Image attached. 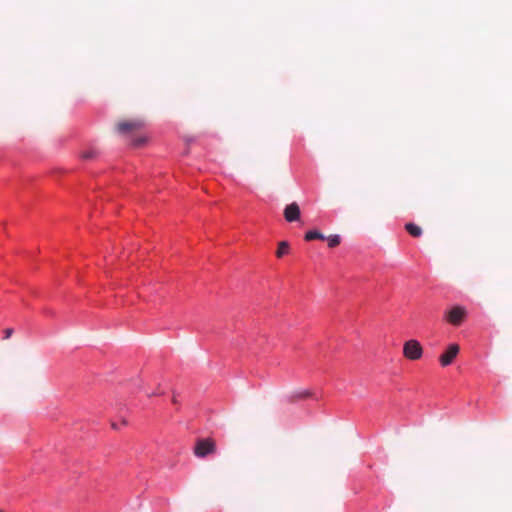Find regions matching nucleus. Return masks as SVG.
I'll list each match as a JSON object with an SVG mask.
<instances>
[{
  "label": "nucleus",
  "instance_id": "1",
  "mask_svg": "<svg viewBox=\"0 0 512 512\" xmlns=\"http://www.w3.org/2000/svg\"><path fill=\"white\" fill-rule=\"evenodd\" d=\"M216 443L212 438H201L196 441L194 446V455L198 458H204L216 453Z\"/></svg>",
  "mask_w": 512,
  "mask_h": 512
},
{
  "label": "nucleus",
  "instance_id": "2",
  "mask_svg": "<svg viewBox=\"0 0 512 512\" xmlns=\"http://www.w3.org/2000/svg\"><path fill=\"white\" fill-rule=\"evenodd\" d=\"M423 348L419 341L408 340L403 345V355L409 360H418L422 357Z\"/></svg>",
  "mask_w": 512,
  "mask_h": 512
},
{
  "label": "nucleus",
  "instance_id": "3",
  "mask_svg": "<svg viewBox=\"0 0 512 512\" xmlns=\"http://www.w3.org/2000/svg\"><path fill=\"white\" fill-rule=\"evenodd\" d=\"M467 311L462 306H454L445 313V319L454 326H459L464 321Z\"/></svg>",
  "mask_w": 512,
  "mask_h": 512
},
{
  "label": "nucleus",
  "instance_id": "4",
  "mask_svg": "<svg viewBox=\"0 0 512 512\" xmlns=\"http://www.w3.org/2000/svg\"><path fill=\"white\" fill-rule=\"evenodd\" d=\"M144 127V122L140 119H133L119 122L116 125L117 132L120 134H128L133 131L141 130Z\"/></svg>",
  "mask_w": 512,
  "mask_h": 512
},
{
  "label": "nucleus",
  "instance_id": "5",
  "mask_svg": "<svg viewBox=\"0 0 512 512\" xmlns=\"http://www.w3.org/2000/svg\"><path fill=\"white\" fill-rule=\"evenodd\" d=\"M459 345L450 344L447 350L440 356L439 361L442 366L450 365L459 353Z\"/></svg>",
  "mask_w": 512,
  "mask_h": 512
},
{
  "label": "nucleus",
  "instance_id": "6",
  "mask_svg": "<svg viewBox=\"0 0 512 512\" xmlns=\"http://www.w3.org/2000/svg\"><path fill=\"white\" fill-rule=\"evenodd\" d=\"M284 218L287 222H294L300 219V207L296 202L287 205L284 208Z\"/></svg>",
  "mask_w": 512,
  "mask_h": 512
},
{
  "label": "nucleus",
  "instance_id": "7",
  "mask_svg": "<svg viewBox=\"0 0 512 512\" xmlns=\"http://www.w3.org/2000/svg\"><path fill=\"white\" fill-rule=\"evenodd\" d=\"M405 229L412 237H420L422 235L421 227L414 223H407Z\"/></svg>",
  "mask_w": 512,
  "mask_h": 512
},
{
  "label": "nucleus",
  "instance_id": "8",
  "mask_svg": "<svg viewBox=\"0 0 512 512\" xmlns=\"http://www.w3.org/2000/svg\"><path fill=\"white\" fill-rule=\"evenodd\" d=\"M305 240L306 241H312V240H325L326 237L319 231H316V230H311V231H308L306 234H305Z\"/></svg>",
  "mask_w": 512,
  "mask_h": 512
},
{
  "label": "nucleus",
  "instance_id": "9",
  "mask_svg": "<svg viewBox=\"0 0 512 512\" xmlns=\"http://www.w3.org/2000/svg\"><path fill=\"white\" fill-rule=\"evenodd\" d=\"M81 158L85 161H90L98 156V151L94 148H89L81 153Z\"/></svg>",
  "mask_w": 512,
  "mask_h": 512
},
{
  "label": "nucleus",
  "instance_id": "10",
  "mask_svg": "<svg viewBox=\"0 0 512 512\" xmlns=\"http://www.w3.org/2000/svg\"><path fill=\"white\" fill-rule=\"evenodd\" d=\"M289 249H290V247H289L288 242H286V241H281V242L278 244V249H277V251H276V256H277L278 258L283 257L284 255L288 254Z\"/></svg>",
  "mask_w": 512,
  "mask_h": 512
},
{
  "label": "nucleus",
  "instance_id": "11",
  "mask_svg": "<svg viewBox=\"0 0 512 512\" xmlns=\"http://www.w3.org/2000/svg\"><path fill=\"white\" fill-rule=\"evenodd\" d=\"M326 239L328 241V246L330 248L337 247L340 244V242H341V238H340L339 235H331V236H329Z\"/></svg>",
  "mask_w": 512,
  "mask_h": 512
},
{
  "label": "nucleus",
  "instance_id": "12",
  "mask_svg": "<svg viewBox=\"0 0 512 512\" xmlns=\"http://www.w3.org/2000/svg\"><path fill=\"white\" fill-rule=\"evenodd\" d=\"M309 396H310V392L309 391H303V392H300V393H297V394L293 395L291 397V402L299 400V399H304V398H307Z\"/></svg>",
  "mask_w": 512,
  "mask_h": 512
},
{
  "label": "nucleus",
  "instance_id": "13",
  "mask_svg": "<svg viewBox=\"0 0 512 512\" xmlns=\"http://www.w3.org/2000/svg\"><path fill=\"white\" fill-rule=\"evenodd\" d=\"M13 332L14 331L12 328H6L4 330V339H9L12 336Z\"/></svg>",
  "mask_w": 512,
  "mask_h": 512
},
{
  "label": "nucleus",
  "instance_id": "14",
  "mask_svg": "<svg viewBox=\"0 0 512 512\" xmlns=\"http://www.w3.org/2000/svg\"><path fill=\"white\" fill-rule=\"evenodd\" d=\"M143 142H144V139H143V138H140V139H137V140L134 142V145L139 146V145H141Z\"/></svg>",
  "mask_w": 512,
  "mask_h": 512
},
{
  "label": "nucleus",
  "instance_id": "15",
  "mask_svg": "<svg viewBox=\"0 0 512 512\" xmlns=\"http://www.w3.org/2000/svg\"><path fill=\"white\" fill-rule=\"evenodd\" d=\"M0 512H3L2 510H0Z\"/></svg>",
  "mask_w": 512,
  "mask_h": 512
}]
</instances>
